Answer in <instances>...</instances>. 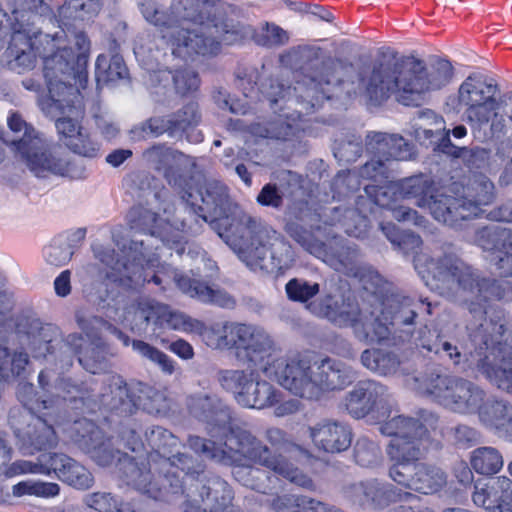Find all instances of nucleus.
<instances>
[{"label": "nucleus", "mask_w": 512, "mask_h": 512, "mask_svg": "<svg viewBox=\"0 0 512 512\" xmlns=\"http://www.w3.org/2000/svg\"><path fill=\"white\" fill-rule=\"evenodd\" d=\"M192 186V181L190 182ZM192 192V188L190 189ZM203 207L195 208V195L190 199L195 211L205 218H200L201 226L207 221L200 212L207 211L219 221L211 223L213 230L233 250L238 258L252 270H264L268 273L282 271L292 262L290 246L277 233L264 225L261 219L246 212L239 211L231 217H223L230 209L227 187L220 181L211 179L197 190Z\"/></svg>", "instance_id": "obj_1"}, {"label": "nucleus", "mask_w": 512, "mask_h": 512, "mask_svg": "<svg viewBox=\"0 0 512 512\" xmlns=\"http://www.w3.org/2000/svg\"><path fill=\"white\" fill-rule=\"evenodd\" d=\"M224 5L222 0H177L167 12L146 0L140 9L146 21L160 29L172 54L187 61L215 56L221 44L230 41L233 29L222 14Z\"/></svg>", "instance_id": "obj_2"}, {"label": "nucleus", "mask_w": 512, "mask_h": 512, "mask_svg": "<svg viewBox=\"0 0 512 512\" xmlns=\"http://www.w3.org/2000/svg\"><path fill=\"white\" fill-rule=\"evenodd\" d=\"M224 5L222 0H177L167 12L146 0L140 9L146 21L160 29L172 54L187 61L215 56L221 44L230 41L233 29L222 14Z\"/></svg>", "instance_id": "obj_3"}, {"label": "nucleus", "mask_w": 512, "mask_h": 512, "mask_svg": "<svg viewBox=\"0 0 512 512\" xmlns=\"http://www.w3.org/2000/svg\"><path fill=\"white\" fill-rule=\"evenodd\" d=\"M453 66L442 58L430 62L411 57L383 55L358 72V93L370 103L381 105L392 98L407 107L423 105L429 94L447 86Z\"/></svg>", "instance_id": "obj_4"}, {"label": "nucleus", "mask_w": 512, "mask_h": 512, "mask_svg": "<svg viewBox=\"0 0 512 512\" xmlns=\"http://www.w3.org/2000/svg\"><path fill=\"white\" fill-rule=\"evenodd\" d=\"M468 329L475 347L469 353L470 359L454 336L436 331H423L417 346L462 372L476 370L498 389L512 395V348L502 341L504 324L485 320Z\"/></svg>", "instance_id": "obj_5"}, {"label": "nucleus", "mask_w": 512, "mask_h": 512, "mask_svg": "<svg viewBox=\"0 0 512 512\" xmlns=\"http://www.w3.org/2000/svg\"><path fill=\"white\" fill-rule=\"evenodd\" d=\"M414 266L432 291L464 307L476 320H486L492 302L512 301V281L484 277L455 255H418Z\"/></svg>", "instance_id": "obj_6"}, {"label": "nucleus", "mask_w": 512, "mask_h": 512, "mask_svg": "<svg viewBox=\"0 0 512 512\" xmlns=\"http://www.w3.org/2000/svg\"><path fill=\"white\" fill-rule=\"evenodd\" d=\"M265 439L270 447L250 431L237 427L224 443L217 444L215 441L199 436H190L188 443L196 453H201L217 462L252 461L302 488L313 490V481L294 467L290 461V458L302 452L301 448L277 427L268 428L265 432Z\"/></svg>", "instance_id": "obj_7"}, {"label": "nucleus", "mask_w": 512, "mask_h": 512, "mask_svg": "<svg viewBox=\"0 0 512 512\" xmlns=\"http://www.w3.org/2000/svg\"><path fill=\"white\" fill-rule=\"evenodd\" d=\"M261 369L266 377L307 400H319L327 393L343 390L356 379L350 366L330 357L314 362L300 355L275 358Z\"/></svg>", "instance_id": "obj_8"}, {"label": "nucleus", "mask_w": 512, "mask_h": 512, "mask_svg": "<svg viewBox=\"0 0 512 512\" xmlns=\"http://www.w3.org/2000/svg\"><path fill=\"white\" fill-rule=\"evenodd\" d=\"M183 203L180 208L169 205L164 208L165 218L164 224L160 223L157 214L149 209L134 208L129 213V221L131 229L135 231H143L141 238L133 236L129 245H116L121 249L124 257H130L133 253L146 250H160L158 243L174 249L178 255H181L186 244L185 235H196L201 231V215L193 208L190 200L182 199ZM205 220V218L203 217Z\"/></svg>", "instance_id": "obj_9"}, {"label": "nucleus", "mask_w": 512, "mask_h": 512, "mask_svg": "<svg viewBox=\"0 0 512 512\" xmlns=\"http://www.w3.org/2000/svg\"><path fill=\"white\" fill-rule=\"evenodd\" d=\"M104 383L105 391L98 393V383L92 377L84 381L62 379L51 393L63 397L74 409L94 410L103 406L122 416L131 415L140 406H144L145 398L161 397L148 385L141 382L127 384L119 375L108 376Z\"/></svg>", "instance_id": "obj_10"}, {"label": "nucleus", "mask_w": 512, "mask_h": 512, "mask_svg": "<svg viewBox=\"0 0 512 512\" xmlns=\"http://www.w3.org/2000/svg\"><path fill=\"white\" fill-rule=\"evenodd\" d=\"M7 124L13 137L7 141L14 157L22 162L36 177L51 175L81 179L85 177V168L80 161L62 155L53 149L51 142L23 117L12 112Z\"/></svg>", "instance_id": "obj_11"}, {"label": "nucleus", "mask_w": 512, "mask_h": 512, "mask_svg": "<svg viewBox=\"0 0 512 512\" xmlns=\"http://www.w3.org/2000/svg\"><path fill=\"white\" fill-rule=\"evenodd\" d=\"M438 421L435 414L424 411L416 418L394 415L380 423V433L393 437L386 449L391 462L388 477L392 481L402 473L410 472L419 463L427 450L431 433L437 429Z\"/></svg>", "instance_id": "obj_12"}, {"label": "nucleus", "mask_w": 512, "mask_h": 512, "mask_svg": "<svg viewBox=\"0 0 512 512\" xmlns=\"http://www.w3.org/2000/svg\"><path fill=\"white\" fill-rule=\"evenodd\" d=\"M280 62L300 70L303 80L300 85L305 95H300L311 107L331 97V88L343 82V72L349 66L338 59L326 56L320 47L299 45L280 55Z\"/></svg>", "instance_id": "obj_13"}, {"label": "nucleus", "mask_w": 512, "mask_h": 512, "mask_svg": "<svg viewBox=\"0 0 512 512\" xmlns=\"http://www.w3.org/2000/svg\"><path fill=\"white\" fill-rule=\"evenodd\" d=\"M43 64L48 95L39 97L41 109L50 112L52 108L64 110L76 106L79 89L85 88L88 81L84 57H78L75 62L72 49L61 48L44 56Z\"/></svg>", "instance_id": "obj_14"}, {"label": "nucleus", "mask_w": 512, "mask_h": 512, "mask_svg": "<svg viewBox=\"0 0 512 512\" xmlns=\"http://www.w3.org/2000/svg\"><path fill=\"white\" fill-rule=\"evenodd\" d=\"M94 256L105 266V278L125 288H137L145 282L153 281L161 285L165 280L149 269L158 263L159 252L156 250L139 251L124 260L115 259L113 249L96 245Z\"/></svg>", "instance_id": "obj_15"}, {"label": "nucleus", "mask_w": 512, "mask_h": 512, "mask_svg": "<svg viewBox=\"0 0 512 512\" xmlns=\"http://www.w3.org/2000/svg\"><path fill=\"white\" fill-rule=\"evenodd\" d=\"M287 234L305 251L322 259L338 271H352L358 257L357 250L342 238L326 232L320 226L308 230L296 222L285 226Z\"/></svg>", "instance_id": "obj_16"}, {"label": "nucleus", "mask_w": 512, "mask_h": 512, "mask_svg": "<svg viewBox=\"0 0 512 512\" xmlns=\"http://www.w3.org/2000/svg\"><path fill=\"white\" fill-rule=\"evenodd\" d=\"M448 199H443L447 205L445 213L434 208L436 220L450 227H457L461 221L478 217L483 213V206L494 200V185L484 175H476L469 180L462 191L447 189Z\"/></svg>", "instance_id": "obj_17"}, {"label": "nucleus", "mask_w": 512, "mask_h": 512, "mask_svg": "<svg viewBox=\"0 0 512 512\" xmlns=\"http://www.w3.org/2000/svg\"><path fill=\"white\" fill-rule=\"evenodd\" d=\"M425 389L437 403L460 415H475L486 394L471 380L448 374H432L425 380Z\"/></svg>", "instance_id": "obj_18"}, {"label": "nucleus", "mask_w": 512, "mask_h": 512, "mask_svg": "<svg viewBox=\"0 0 512 512\" xmlns=\"http://www.w3.org/2000/svg\"><path fill=\"white\" fill-rule=\"evenodd\" d=\"M144 160L154 169L163 171L168 184L190 200V182L204 174V167L197 159L163 144L154 145L143 152Z\"/></svg>", "instance_id": "obj_19"}, {"label": "nucleus", "mask_w": 512, "mask_h": 512, "mask_svg": "<svg viewBox=\"0 0 512 512\" xmlns=\"http://www.w3.org/2000/svg\"><path fill=\"white\" fill-rule=\"evenodd\" d=\"M499 88L497 82L479 72L470 74L460 85L458 89L459 104L466 108L467 117L478 124H486L490 120V112L496 110L500 104L511 105L510 100L506 99L505 93L499 101L496 100V94ZM510 111L507 112V115Z\"/></svg>", "instance_id": "obj_20"}, {"label": "nucleus", "mask_w": 512, "mask_h": 512, "mask_svg": "<svg viewBox=\"0 0 512 512\" xmlns=\"http://www.w3.org/2000/svg\"><path fill=\"white\" fill-rule=\"evenodd\" d=\"M344 406L354 419L367 416L377 419H390L396 401L384 384L372 380L359 381L344 397Z\"/></svg>", "instance_id": "obj_21"}, {"label": "nucleus", "mask_w": 512, "mask_h": 512, "mask_svg": "<svg viewBox=\"0 0 512 512\" xmlns=\"http://www.w3.org/2000/svg\"><path fill=\"white\" fill-rule=\"evenodd\" d=\"M9 424L16 438V447L24 456L56 447L58 438L45 419L14 407L9 412Z\"/></svg>", "instance_id": "obj_22"}, {"label": "nucleus", "mask_w": 512, "mask_h": 512, "mask_svg": "<svg viewBox=\"0 0 512 512\" xmlns=\"http://www.w3.org/2000/svg\"><path fill=\"white\" fill-rule=\"evenodd\" d=\"M343 496L352 506L374 512L383 511L393 503L416 497L411 492L379 478L351 482L343 487Z\"/></svg>", "instance_id": "obj_23"}, {"label": "nucleus", "mask_w": 512, "mask_h": 512, "mask_svg": "<svg viewBox=\"0 0 512 512\" xmlns=\"http://www.w3.org/2000/svg\"><path fill=\"white\" fill-rule=\"evenodd\" d=\"M72 431L75 443L99 466H110L117 461L120 469L124 460L130 458L121 452L120 445L114 447L112 439L106 438L103 431L88 419L75 421Z\"/></svg>", "instance_id": "obj_24"}, {"label": "nucleus", "mask_w": 512, "mask_h": 512, "mask_svg": "<svg viewBox=\"0 0 512 512\" xmlns=\"http://www.w3.org/2000/svg\"><path fill=\"white\" fill-rule=\"evenodd\" d=\"M474 243L487 252L490 266L503 277H512V229L490 224L475 230Z\"/></svg>", "instance_id": "obj_25"}, {"label": "nucleus", "mask_w": 512, "mask_h": 512, "mask_svg": "<svg viewBox=\"0 0 512 512\" xmlns=\"http://www.w3.org/2000/svg\"><path fill=\"white\" fill-rule=\"evenodd\" d=\"M16 330L32 350L34 357L39 358L50 355L55 360H59L60 365L62 364L64 354L60 348L65 338H61L58 327L52 324H44L34 317L23 316L18 319Z\"/></svg>", "instance_id": "obj_26"}, {"label": "nucleus", "mask_w": 512, "mask_h": 512, "mask_svg": "<svg viewBox=\"0 0 512 512\" xmlns=\"http://www.w3.org/2000/svg\"><path fill=\"white\" fill-rule=\"evenodd\" d=\"M189 412L207 424L211 437H227L236 428L232 427V412L216 395L199 393L187 398Z\"/></svg>", "instance_id": "obj_27"}, {"label": "nucleus", "mask_w": 512, "mask_h": 512, "mask_svg": "<svg viewBox=\"0 0 512 512\" xmlns=\"http://www.w3.org/2000/svg\"><path fill=\"white\" fill-rule=\"evenodd\" d=\"M123 479L127 485L146 494L155 500H165L171 493L169 482L165 481V471L155 469L147 456V464L138 462L134 458H127L120 468Z\"/></svg>", "instance_id": "obj_28"}, {"label": "nucleus", "mask_w": 512, "mask_h": 512, "mask_svg": "<svg viewBox=\"0 0 512 512\" xmlns=\"http://www.w3.org/2000/svg\"><path fill=\"white\" fill-rule=\"evenodd\" d=\"M86 343L85 338L78 333H71L63 342L60 350L64 354L61 369H68L73 364L75 355H78L80 365L92 374L100 373L107 369L108 345L104 340Z\"/></svg>", "instance_id": "obj_29"}, {"label": "nucleus", "mask_w": 512, "mask_h": 512, "mask_svg": "<svg viewBox=\"0 0 512 512\" xmlns=\"http://www.w3.org/2000/svg\"><path fill=\"white\" fill-rule=\"evenodd\" d=\"M472 501L489 512H512V480L507 476L478 479Z\"/></svg>", "instance_id": "obj_30"}, {"label": "nucleus", "mask_w": 512, "mask_h": 512, "mask_svg": "<svg viewBox=\"0 0 512 512\" xmlns=\"http://www.w3.org/2000/svg\"><path fill=\"white\" fill-rule=\"evenodd\" d=\"M233 334L235 340L233 349L238 355L242 352L248 361L255 364L263 362L276 350L273 337L263 327L236 323Z\"/></svg>", "instance_id": "obj_31"}, {"label": "nucleus", "mask_w": 512, "mask_h": 512, "mask_svg": "<svg viewBox=\"0 0 512 512\" xmlns=\"http://www.w3.org/2000/svg\"><path fill=\"white\" fill-rule=\"evenodd\" d=\"M399 195L406 199H413L420 208H427L436 220L434 208L437 207L445 213L447 205L442 201L448 199L446 188H437L426 176L418 175L397 181Z\"/></svg>", "instance_id": "obj_32"}, {"label": "nucleus", "mask_w": 512, "mask_h": 512, "mask_svg": "<svg viewBox=\"0 0 512 512\" xmlns=\"http://www.w3.org/2000/svg\"><path fill=\"white\" fill-rule=\"evenodd\" d=\"M309 436L318 450L335 454L351 446L353 431L345 422L325 419L309 427Z\"/></svg>", "instance_id": "obj_33"}, {"label": "nucleus", "mask_w": 512, "mask_h": 512, "mask_svg": "<svg viewBox=\"0 0 512 512\" xmlns=\"http://www.w3.org/2000/svg\"><path fill=\"white\" fill-rule=\"evenodd\" d=\"M49 41V35L32 30L28 25L17 23L13 27L10 44L7 49L8 56L13 59L15 66L23 70L35 66L37 56L41 55L36 43Z\"/></svg>", "instance_id": "obj_34"}, {"label": "nucleus", "mask_w": 512, "mask_h": 512, "mask_svg": "<svg viewBox=\"0 0 512 512\" xmlns=\"http://www.w3.org/2000/svg\"><path fill=\"white\" fill-rule=\"evenodd\" d=\"M308 310L313 314L325 317L339 327H353L359 334L360 322L364 313L357 302L350 297H342L341 300L327 295L319 304H309Z\"/></svg>", "instance_id": "obj_35"}, {"label": "nucleus", "mask_w": 512, "mask_h": 512, "mask_svg": "<svg viewBox=\"0 0 512 512\" xmlns=\"http://www.w3.org/2000/svg\"><path fill=\"white\" fill-rule=\"evenodd\" d=\"M393 482L405 489L431 495L446 486L447 473L436 465L419 462L413 466L410 472L402 473Z\"/></svg>", "instance_id": "obj_36"}, {"label": "nucleus", "mask_w": 512, "mask_h": 512, "mask_svg": "<svg viewBox=\"0 0 512 512\" xmlns=\"http://www.w3.org/2000/svg\"><path fill=\"white\" fill-rule=\"evenodd\" d=\"M149 459L153 462L155 469L165 471V481L169 482L172 494H178L183 491V483L175 469L180 470L186 475L194 477L204 472L202 464L195 461L186 453H176L169 457L159 456L157 453H149Z\"/></svg>", "instance_id": "obj_37"}, {"label": "nucleus", "mask_w": 512, "mask_h": 512, "mask_svg": "<svg viewBox=\"0 0 512 512\" xmlns=\"http://www.w3.org/2000/svg\"><path fill=\"white\" fill-rule=\"evenodd\" d=\"M367 152L384 162L391 160L406 161L414 156L413 145L402 136L383 132H372L366 138Z\"/></svg>", "instance_id": "obj_38"}, {"label": "nucleus", "mask_w": 512, "mask_h": 512, "mask_svg": "<svg viewBox=\"0 0 512 512\" xmlns=\"http://www.w3.org/2000/svg\"><path fill=\"white\" fill-rule=\"evenodd\" d=\"M49 475L57 477L78 490H88L94 484L92 473L82 464L63 453H49Z\"/></svg>", "instance_id": "obj_39"}, {"label": "nucleus", "mask_w": 512, "mask_h": 512, "mask_svg": "<svg viewBox=\"0 0 512 512\" xmlns=\"http://www.w3.org/2000/svg\"><path fill=\"white\" fill-rule=\"evenodd\" d=\"M65 379L64 377L56 378L53 383H51V375L47 371H41L38 376V381L43 390L46 392V398H38L36 397L34 386L30 383H21L17 389V398L23 405L21 410H24L28 413L35 414L36 412H41L45 409H50L54 406V404L58 405L61 401L68 402L61 396H56L51 393L54 390V386L58 381Z\"/></svg>", "instance_id": "obj_40"}, {"label": "nucleus", "mask_w": 512, "mask_h": 512, "mask_svg": "<svg viewBox=\"0 0 512 512\" xmlns=\"http://www.w3.org/2000/svg\"><path fill=\"white\" fill-rule=\"evenodd\" d=\"M173 279L183 293L203 303L226 309H232L236 305L235 298L222 289L212 288L202 281L179 275L177 272H173Z\"/></svg>", "instance_id": "obj_41"}, {"label": "nucleus", "mask_w": 512, "mask_h": 512, "mask_svg": "<svg viewBox=\"0 0 512 512\" xmlns=\"http://www.w3.org/2000/svg\"><path fill=\"white\" fill-rule=\"evenodd\" d=\"M417 306V302L412 298L393 294L382 302L383 319L390 320L392 327L402 330L405 326L413 325Z\"/></svg>", "instance_id": "obj_42"}, {"label": "nucleus", "mask_w": 512, "mask_h": 512, "mask_svg": "<svg viewBox=\"0 0 512 512\" xmlns=\"http://www.w3.org/2000/svg\"><path fill=\"white\" fill-rule=\"evenodd\" d=\"M361 364L379 376H392L399 372L402 360L393 350L370 348L361 353Z\"/></svg>", "instance_id": "obj_43"}, {"label": "nucleus", "mask_w": 512, "mask_h": 512, "mask_svg": "<svg viewBox=\"0 0 512 512\" xmlns=\"http://www.w3.org/2000/svg\"><path fill=\"white\" fill-rule=\"evenodd\" d=\"M247 463H252V461L245 460L241 463L224 464L236 466L233 470V476L243 486L263 494L268 493V491L275 487L276 481L278 480L275 476ZM253 464L255 463L253 462Z\"/></svg>", "instance_id": "obj_44"}, {"label": "nucleus", "mask_w": 512, "mask_h": 512, "mask_svg": "<svg viewBox=\"0 0 512 512\" xmlns=\"http://www.w3.org/2000/svg\"><path fill=\"white\" fill-rule=\"evenodd\" d=\"M281 393L265 380H251V385L238 397V404L247 408L264 409L275 405Z\"/></svg>", "instance_id": "obj_45"}, {"label": "nucleus", "mask_w": 512, "mask_h": 512, "mask_svg": "<svg viewBox=\"0 0 512 512\" xmlns=\"http://www.w3.org/2000/svg\"><path fill=\"white\" fill-rule=\"evenodd\" d=\"M239 87L243 90V93L247 98H253L254 95L257 94V91L260 90V92L269 100L271 107L282 100H290V97L296 92H303L305 94V89L300 85V83H298L297 87L291 88L278 79H270L269 84L262 83L260 88L250 85L249 80L241 79Z\"/></svg>", "instance_id": "obj_46"}, {"label": "nucleus", "mask_w": 512, "mask_h": 512, "mask_svg": "<svg viewBox=\"0 0 512 512\" xmlns=\"http://www.w3.org/2000/svg\"><path fill=\"white\" fill-rule=\"evenodd\" d=\"M28 363V354L22 351L10 352L7 340L0 333V382H10L21 376Z\"/></svg>", "instance_id": "obj_47"}, {"label": "nucleus", "mask_w": 512, "mask_h": 512, "mask_svg": "<svg viewBox=\"0 0 512 512\" xmlns=\"http://www.w3.org/2000/svg\"><path fill=\"white\" fill-rule=\"evenodd\" d=\"M511 410L512 404L486 393L483 404H480L475 415L485 427L497 432L503 426L504 420Z\"/></svg>", "instance_id": "obj_48"}, {"label": "nucleus", "mask_w": 512, "mask_h": 512, "mask_svg": "<svg viewBox=\"0 0 512 512\" xmlns=\"http://www.w3.org/2000/svg\"><path fill=\"white\" fill-rule=\"evenodd\" d=\"M236 329V322H218L205 326L201 322V328L195 332L199 333L207 346L213 349H233L235 345L233 332Z\"/></svg>", "instance_id": "obj_49"}, {"label": "nucleus", "mask_w": 512, "mask_h": 512, "mask_svg": "<svg viewBox=\"0 0 512 512\" xmlns=\"http://www.w3.org/2000/svg\"><path fill=\"white\" fill-rule=\"evenodd\" d=\"M200 496L202 499L211 498L216 502L212 512H225L226 510L235 509L231 505L233 492L228 483L217 476L210 477L205 484L202 485Z\"/></svg>", "instance_id": "obj_50"}, {"label": "nucleus", "mask_w": 512, "mask_h": 512, "mask_svg": "<svg viewBox=\"0 0 512 512\" xmlns=\"http://www.w3.org/2000/svg\"><path fill=\"white\" fill-rule=\"evenodd\" d=\"M470 464L472 469L478 474L493 475L502 469L504 459L498 449L484 446L476 448L471 452Z\"/></svg>", "instance_id": "obj_51"}, {"label": "nucleus", "mask_w": 512, "mask_h": 512, "mask_svg": "<svg viewBox=\"0 0 512 512\" xmlns=\"http://www.w3.org/2000/svg\"><path fill=\"white\" fill-rule=\"evenodd\" d=\"M96 80L98 85L114 83L128 76V69L123 58L114 54L110 59L105 55H99L96 60Z\"/></svg>", "instance_id": "obj_52"}, {"label": "nucleus", "mask_w": 512, "mask_h": 512, "mask_svg": "<svg viewBox=\"0 0 512 512\" xmlns=\"http://www.w3.org/2000/svg\"><path fill=\"white\" fill-rule=\"evenodd\" d=\"M332 213L331 225L339 224L346 234L355 238H361L365 235L367 219L356 209L337 207L333 209Z\"/></svg>", "instance_id": "obj_53"}, {"label": "nucleus", "mask_w": 512, "mask_h": 512, "mask_svg": "<svg viewBox=\"0 0 512 512\" xmlns=\"http://www.w3.org/2000/svg\"><path fill=\"white\" fill-rule=\"evenodd\" d=\"M251 131L253 135L261 138L289 140L298 132V126L279 115L267 124L253 125Z\"/></svg>", "instance_id": "obj_54"}, {"label": "nucleus", "mask_w": 512, "mask_h": 512, "mask_svg": "<svg viewBox=\"0 0 512 512\" xmlns=\"http://www.w3.org/2000/svg\"><path fill=\"white\" fill-rule=\"evenodd\" d=\"M355 462L363 468H377L383 462V454L379 444L366 436L357 439L353 448Z\"/></svg>", "instance_id": "obj_55"}, {"label": "nucleus", "mask_w": 512, "mask_h": 512, "mask_svg": "<svg viewBox=\"0 0 512 512\" xmlns=\"http://www.w3.org/2000/svg\"><path fill=\"white\" fill-rule=\"evenodd\" d=\"M254 373L252 371L238 369H223L217 373V380L220 386L232 393L238 402V397L244 394L251 385Z\"/></svg>", "instance_id": "obj_56"}, {"label": "nucleus", "mask_w": 512, "mask_h": 512, "mask_svg": "<svg viewBox=\"0 0 512 512\" xmlns=\"http://www.w3.org/2000/svg\"><path fill=\"white\" fill-rule=\"evenodd\" d=\"M397 331L396 327H392V325H390V320L385 321L383 319V314L381 312L379 316L373 319L372 315L368 316L364 314L362 322H360L359 334L357 335L360 338H370L372 341L381 342L388 339L391 334L396 333Z\"/></svg>", "instance_id": "obj_57"}, {"label": "nucleus", "mask_w": 512, "mask_h": 512, "mask_svg": "<svg viewBox=\"0 0 512 512\" xmlns=\"http://www.w3.org/2000/svg\"><path fill=\"white\" fill-rule=\"evenodd\" d=\"M83 504L96 512H127L121 498L108 491H96L84 495Z\"/></svg>", "instance_id": "obj_58"}, {"label": "nucleus", "mask_w": 512, "mask_h": 512, "mask_svg": "<svg viewBox=\"0 0 512 512\" xmlns=\"http://www.w3.org/2000/svg\"><path fill=\"white\" fill-rule=\"evenodd\" d=\"M145 439L152 449L150 453H157L162 457H169L173 449L178 446V439L170 431L160 426L147 428Z\"/></svg>", "instance_id": "obj_59"}, {"label": "nucleus", "mask_w": 512, "mask_h": 512, "mask_svg": "<svg viewBox=\"0 0 512 512\" xmlns=\"http://www.w3.org/2000/svg\"><path fill=\"white\" fill-rule=\"evenodd\" d=\"M285 291L289 300L306 305L316 304L312 299L320 292V285L304 278H293L285 285Z\"/></svg>", "instance_id": "obj_60"}, {"label": "nucleus", "mask_w": 512, "mask_h": 512, "mask_svg": "<svg viewBox=\"0 0 512 512\" xmlns=\"http://www.w3.org/2000/svg\"><path fill=\"white\" fill-rule=\"evenodd\" d=\"M289 33L272 22H264L253 34V40L259 46L278 48L289 42Z\"/></svg>", "instance_id": "obj_61"}, {"label": "nucleus", "mask_w": 512, "mask_h": 512, "mask_svg": "<svg viewBox=\"0 0 512 512\" xmlns=\"http://www.w3.org/2000/svg\"><path fill=\"white\" fill-rule=\"evenodd\" d=\"M48 462L49 453H43L36 459V461L20 459L7 464L2 470V473L8 478L22 474H41L49 476L50 466H48Z\"/></svg>", "instance_id": "obj_62"}, {"label": "nucleus", "mask_w": 512, "mask_h": 512, "mask_svg": "<svg viewBox=\"0 0 512 512\" xmlns=\"http://www.w3.org/2000/svg\"><path fill=\"white\" fill-rule=\"evenodd\" d=\"M12 494L15 497L30 495L41 498H54L60 494V486L54 482L29 479L13 485Z\"/></svg>", "instance_id": "obj_63"}, {"label": "nucleus", "mask_w": 512, "mask_h": 512, "mask_svg": "<svg viewBox=\"0 0 512 512\" xmlns=\"http://www.w3.org/2000/svg\"><path fill=\"white\" fill-rule=\"evenodd\" d=\"M132 348L142 358L158 365L165 374L172 375L176 371V364L168 355L161 350L142 340H132Z\"/></svg>", "instance_id": "obj_64"}]
</instances>
